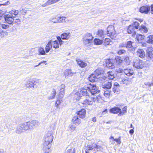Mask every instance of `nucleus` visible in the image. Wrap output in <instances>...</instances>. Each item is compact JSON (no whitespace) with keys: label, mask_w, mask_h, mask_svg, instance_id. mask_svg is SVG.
<instances>
[{"label":"nucleus","mask_w":153,"mask_h":153,"mask_svg":"<svg viewBox=\"0 0 153 153\" xmlns=\"http://www.w3.org/2000/svg\"><path fill=\"white\" fill-rule=\"evenodd\" d=\"M89 80L91 82H94L96 81L97 78L96 77L94 74H92L88 77Z\"/></svg>","instance_id":"35"},{"label":"nucleus","mask_w":153,"mask_h":153,"mask_svg":"<svg viewBox=\"0 0 153 153\" xmlns=\"http://www.w3.org/2000/svg\"><path fill=\"white\" fill-rule=\"evenodd\" d=\"M120 85L117 82H115L114 85V87L113 88V91L116 94H118L120 91L119 89Z\"/></svg>","instance_id":"22"},{"label":"nucleus","mask_w":153,"mask_h":153,"mask_svg":"<svg viewBox=\"0 0 153 153\" xmlns=\"http://www.w3.org/2000/svg\"><path fill=\"white\" fill-rule=\"evenodd\" d=\"M31 121L33 123V124L34 128H36L37 127H38L39 124V122L38 120H31Z\"/></svg>","instance_id":"42"},{"label":"nucleus","mask_w":153,"mask_h":153,"mask_svg":"<svg viewBox=\"0 0 153 153\" xmlns=\"http://www.w3.org/2000/svg\"><path fill=\"white\" fill-rule=\"evenodd\" d=\"M108 79H113L114 78V75L112 71H109L108 73Z\"/></svg>","instance_id":"45"},{"label":"nucleus","mask_w":153,"mask_h":153,"mask_svg":"<svg viewBox=\"0 0 153 153\" xmlns=\"http://www.w3.org/2000/svg\"><path fill=\"white\" fill-rule=\"evenodd\" d=\"M117 71L119 73H122L123 72L125 74L128 76H131L134 74L133 71L128 68L125 69L124 70L122 69H120L119 70Z\"/></svg>","instance_id":"9"},{"label":"nucleus","mask_w":153,"mask_h":153,"mask_svg":"<svg viewBox=\"0 0 153 153\" xmlns=\"http://www.w3.org/2000/svg\"><path fill=\"white\" fill-rule=\"evenodd\" d=\"M108 79V78L105 77V76H103L100 77L99 79V80L102 81L101 82H104L106 81Z\"/></svg>","instance_id":"55"},{"label":"nucleus","mask_w":153,"mask_h":153,"mask_svg":"<svg viewBox=\"0 0 153 153\" xmlns=\"http://www.w3.org/2000/svg\"><path fill=\"white\" fill-rule=\"evenodd\" d=\"M110 142L111 144H115V142H116L117 144H120L121 143L120 138L119 137L117 139H114L112 136L110 137Z\"/></svg>","instance_id":"17"},{"label":"nucleus","mask_w":153,"mask_h":153,"mask_svg":"<svg viewBox=\"0 0 153 153\" xmlns=\"http://www.w3.org/2000/svg\"><path fill=\"white\" fill-rule=\"evenodd\" d=\"M10 4V2L9 1H7L4 4H0V6L1 5H6Z\"/></svg>","instance_id":"63"},{"label":"nucleus","mask_w":153,"mask_h":153,"mask_svg":"<svg viewBox=\"0 0 153 153\" xmlns=\"http://www.w3.org/2000/svg\"><path fill=\"white\" fill-rule=\"evenodd\" d=\"M147 42L149 43L153 42V35H150L147 37Z\"/></svg>","instance_id":"41"},{"label":"nucleus","mask_w":153,"mask_h":153,"mask_svg":"<svg viewBox=\"0 0 153 153\" xmlns=\"http://www.w3.org/2000/svg\"><path fill=\"white\" fill-rule=\"evenodd\" d=\"M107 34L108 36L114 40H115L117 34L116 33L114 27L112 25L109 26L107 28Z\"/></svg>","instance_id":"3"},{"label":"nucleus","mask_w":153,"mask_h":153,"mask_svg":"<svg viewBox=\"0 0 153 153\" xmlns=\"http://www.w3.org/2000/svg\"><path fill=\"white\" fill-rule=\"evenodd\" d=\"M51 41L52 47L55 49L59 48V44L58 40H55L53 41V40H50Z\"/></svg>","instance_id":"30"},{"label":"nucleus","mask_w":153,"mask_h":153,"mask_svg":"<svg viewBox=\"0 0 153 153\" xmlns=\"http://www.w3.org/2000/svg\"><path fill=\"white\" fill-rule=\"evenodd\" d=\"M60 0H48L46 3L43 4L42 6V7H45L46 6L49 5L57 2H58Z\"/></svg>","instance_id":"18"},{"label":"nucleus","mask_w":153,"mask_h":153,"mask_svg":"<svg viewBox=\"0 0 153 153\" xmlns=\"http://www.w3.org/2000/svg\"><path fill=\"white\" fill-rule=\"evenodd\" d=\"M65 88V86L64 84H62L60 86L59 96L61 98L63 97L65 93L64 90Z\"/></svg>","instance_id":"23"},{"label":"nucleus","mask_w":153,"mask_h":153,"mask_svg":"<svg viewBox=\"0 0 153 153\" xmlns=\"http://www.w3.org/2000/svg\"><path fill=\"white\" fill-rule=\"evenodd\" d=\"M5 22L10 24H12L14 21V17H12V16L9 15H6L4 16Z\"/></svg>","instance_id":"11"},{"label":"nucleus","mask_w":153,"mask_h":153,"mask_svg":"<svg viewBox=\"0 0 153 153\" xmlns=\"http://www.w3.org/2000/svg\"><path fill=\"white\" fill-rule=\"evenodd\" d=\"M31 121L33 123V124L34 128H36L37 127H38L39 124V122L38 120H31Z\"/></svg>","instance_id":"43"},{"label":"nucleus","mask_w":153,"mask_h":153,"mask_svg":"<svg viewBox=\"0 0 153 153\" xmlns=\"http://www.w3.org/2000/svg\"><path fill=\"white\" fill-rule=\"evenodd\" d=\"M51 41H49L45 47V51L46 53L48 52L52 47Z\"/></svg>","instance_id":"31"},{"label":"nucleus","mask_w":153,"mask_h":153,"mask_svg":"<svg viewBox=\"0 0 153 153\" xmlns=\"http://www.w3.org/2000/svg\"><path fill=\"white\" fill-rule=\"evenodd\" d=\"M8 35V33L6 31H2L0 32V36L2 38L4 36H7Z\"/></svg>","instance_id":"54"},{"label":"nucleus","mask_w":153,"mask_h":153,"mask_svg":"<svg viewBox=\"0 0 153 153\" xmlns=\"http://www.w3.org/2000/svg\"><path fill=\"white\" fill-rule=\"evenodd\" d=\"M123 59L126 64L127 65H129L130 62V60L129 59V57L127 56H125L123 57Z\"/></svg>","instance_id":"46"},{"label":"nucleus","mask_w":153,"mask_h":153,"mask_svg":"<svg viewBox=\"0 0 153 153\" xmlns=\"http://www.w3.org/2000/svg\"><path fill=\"white\" fill-rule=\"evenodd\" d=\"M110 111L111 113L117 114L118 113H120V109L118 107H114L110 109Z\"/></svg>","instance_id":"32"},{"label":"nucleus","mask_w":153,"mask_h":153,"mask_svg":"<svg viewBox=\"0 0 153 153\" xmlns=\"http://www.w3.org/2000/svg\"><path fill=\"white\" fill-rule=\"evenodd\" d=\"M95 102L96 99L93 97L86 99L84 100H80V102L83 105V106L92 105L93 104L94 102Z\"/></svg>","instance_id":"5"},{"label":"nucleus","mask_w":153,"mask_h":153,"mask_svg":"<svg viewBox=\"0 0 153 153\" xmlns=\"http://www.w3.org/2000/svg\"><path fill=\"white\" fill-rule=\"evenodd\" d=\"M147 56L149 59L153 58V49L152 47H149L147 51Z\"/></svg>","instance_id":"14"},{"label":"nucleus","mask_w":153,"mask_h":153,"mask_svg":"<svg viewBox=\"0 0 153 153\" xmlns=\"http://www.w3.org/2000/svg\"><path fill=\"white\" fill-rule=\"evenodd\" d=\"M104 43L105 45H111L112 42L111 39L108 38H105L104 41Z\"/></svg>","instance_id":"44"},{"label":"nucleus","mask_w":153,"mask_h":153,"mask_svg":"<svg viewBox=\"0 0 153 153\" xmlns=\"http://www.w3.org/2000/svg\"><path fill=\"white\" fill-rule=\"evenodd\" d=\"M127 107L126 106H125L121 110L120 109V111L119 114H118L119 116H121L123 115L124 114L126 113Z\"/></svg>","instance_id":"40"},{"label":"nucleus","mask_w":153,"mask_h":153,"mask_svg":"<svg viewBox=\"0 0 153 153\" xmlns=\"http://www.w3.org/2000/svg\"><path fill=\"white\" fill-rule=\"evenodd\" d=\"M53 139V133L51 131H48L45 135L43 139V150L45 153H48L50 152V149Z\"/></svg>","instance_id":"1"},{"label":"nucleus","mask_w":153,"mask_h":153,"mask_svg":"<svg viewBox=\"0 0 153 153\" xmlns=\"http://www.w3.org/2000/svg\"><path fill=\"white\" fill-rule=\"evenodd\" d=\"M136 30L131 25H130L127 29V32L128 33H131L133 35L136 34Z\"/></svg>","instance_id":"15"},{"label":"nucleus","mask_w":153,"mask_h":153,"mask_svg":"<svg viewBox=\"0 0 153 153\" xmlns=\"http://www.w3.org/2000/svg\"><path fill=\"white\" fill-rule=\"evenodd\" d=\"M59 16L58 17H53L50 19V21L55 23H59Z\"/></svg>","instance_id":"39"},{"label":"nucleus","mask_w":153,"mask_h":153,"mask_svg":"<svg viewBox=\"0 0 153 153\" xmlns=\"http://www.w3.org/2000/svg\"><path fill=\"white\" fill-rule=\"evenodd\" d=\"M112 85V84L111 82L108 81L107 82H105L102 85V87L103 88H106L107 89H110L111 88Z\"/></svg>","instance_id":"29"},{"label":"nucleus","mask_w":153,"mask_h":153,"mask_svg":"<svg viewBox=\"0 0 153 153\" xmlns=\"http://www.w3.org/2000/svg\"><path fill=\"white\" fill-rule=\"evenodd\" d=\"M97 144L95 143H93L91 145H88L86 147V149H88L87 151H91L93 152L96 150Z\"/></svg>","instance_id":"21"},{"label":"nucleus","mask_w":153,"mask_h":153,"mask_svg":"<svg viewBox=\"0 0 153 153\" xmlns=\"http://www.w3.org/2000/svg\"><path fill=\"white\" fill-rule=\"evenodd\" d=\"M76 128V126L74 125H70L69 126V130L71 132H73L75 130Z\"/></svg>","instance_id":"52"},{"label":"nucleus","mask_w":153,"mask_h":153,"mask_svg":"<svg viewBox=\"0 0 153 153\" xmlns=\"http://www.w3.org/2000/svg\"><path fill=\"white\" fill-rule=\"evenodd\" d=\"M62 100L59 99L58 100L57 99L56 101L55 106L56 107L58 108L59 106V105L62 102Z\"/></svg>","instance_id":"50"},{"label":"nucleus","mask_w":153,"mask_h":153,"mask_svg":"<svg viewBox=\"0 0 153 153\" xmlns=\"http://www.w3.org/2000/svg\"><path fill=\"white\" fill-rule=\"evenodd\" d=\"M102 148L100 146H97V147H96V150L99 151L102 150Z\"/></svg>","instance_id":"62"},{"label":"nucleus","mask_w":153,"mask_h":153,"mask_svg":"<svg viewBox=\"0 0 153 153\" xmlns=\"http://www.w3.org/2000/svg\"><path fill=\"white\" fill-rule=\"evenodd\" d=\"M126 52V51L124 50H120L117 52V54L119 55H121L124 54Z\"/></svg>","instance_id":"60"},{"label":"nucleus","mask_w":153,"mask_h":153,"mask_svg":"<svg viewBox=\"0 0 153 153\" xmlns=\"http://www.w3.org/2000/svg\"><path fill=\"white\" fill-rule=\"evenodd\" d=\"M82 90V89H80V91H79L78 92L76 93L75 94L74 97V99H76L77 100H79L80 102V100H82V99H81L82 95L84 96V94L81 92Z\"/></svg>","instance_id":"16"},{"label":"nucleus","mask_w":153,"mask_h":153,"mask_svg":"<svg viewBox=\"0 0 153 153\" xmlns=\"http://www.w3.org/2000/svg\"><path fill=\"white\" fill-rule=\"evenodd\" d=\"M56 94V92L55 89H53L51 95L48 97V99L51 100L54 99L55 97Z\"/></svg>","instance_id":"33"},{"label":"nucleus","mask_w":153,"mask_h":153,"mask_svg":"<svg viewBox=\"0 0 153 153\" xmlns=\"http://www.w3.org/2000/svg\"><path fill=\"white\" fill-rule=\"evenodd\" d=\"M26 127V123L21 124L17 126L16 131V133L20 134L24 131H28Z\"/></svg>","instance_id":"7"},{"label":"nucleus","mask_w":153,"mask_h":153,"mask_svg":"<svg viewBox=\"0 0 153 153\" xmlns=\"http://www.w3.org/2000/svg\"><path fill=\"white\" fill-rule=\"evenodd\" d=\"M10 13L12 14H14L15 15H17L19 13L18 11V10H11L10 12Z\"/></svg>","instance_id":"59"},{"label":"nucleus","mask_w":153,"mask_h":153,"mask_svg":"<svg viewBox=\"0 0 153 153\" xmlns=\"http://www.w3.org/2000/svg\"><path fill=\"white\" fill-rule=\"evenodd\" d=\"M96 101L98 102H102L103 101V100L101 97L100 96L97 97L96 98Z\"/></svg>","instance_id":"56"},{"label":"nucleus","mask_w":153,"mask_h":153,"mask_svg":"<svg viewBox=\"0 0 153 153\" xmlns=\"http://www.w3.org/2000/svg\"><path fill=\"white\" fill-rule=\"evenodd\" d=\"M142 33H146L148 32V29L144 25H142L139 29Z\"/></svg>","instance_id":"34"},{"label":"nucleus","mask_w":153,"mask_h":153,"mask_svg":"<svg viewBox=\"0 0 153 153\" xmlns=\"http://www.w3.org/2000/svg\"><path fill=\"white\" fill-rule=\"evenodd\" d=\"M150 7L149 6H142L140 8V12L142 13H147L150 10Z\"/></svg>","instance_id":"12"},{"label":"nucleus","mask_w":153,"mask_h":153,"mask_svg":"<svg viewBox=\"0 0 153 153\" xmlns=\"http://www.w3.org/2000/svg\"><path fill=\"white\" fill-rule=\"evenodd\" d=\"M102 41L98 39H95L94 40V43L95 45H100L102 43Z\"/></svg>","instance_id":"48"},{"label":"nucleus","mask_w":153,"mask_h":153,"mask_svg":"<svg viewBox=\"0 0 153 153\" xmlns=\"http://www.w3.org/2000/svg\"><path fill=\"white\" fill-rule=\"evenodd\" d=\"M64 75L66 77L69 76H72L76 74L75 72H73L71 69H67L65 70L63 72Z\"/></svg>","instance_id":"13"},{"label":"nucleus","mask_w":153,"mask_h":153,"mask_svg":"<svg viewBox=\"0 0 153 153\" xmlns=\"http://www.w3.org/2000/svg\"><path fill=\"white\" fill-rule=\"evenodd\" d=\"M144 62L139 59H135L134 62L133 66L137 69H142L144 67Z\"/></svg>","instance_id":"8"},{"label":"nucleus","mask_w":153,"mask_h":153,"mask_svg":"<svg viewBox=\"0 0 153 153\" xmlns=\"http://www.w3.org/2000/svg\"><path fill=\"white\" fill-rule=\"evenodd\" d=\"M59 23H68L69 22V20L63 16H59Z\"/></svg>","instance_id":"28"},{"label":"nucleus","mask_w":153,"mask_h":153,"mask_svg":"<svg viewBox=\"0 0 153 153\" xmlns=\"http://www.w3.org/2000/svg\"><path fill=\"white\" fill-rule=\"evenodd\" d=\"M100 91L98 90L94 84H90L89 86L86 88H82L81 92L84 96L89 97L91 95H94L99 93Z\"/></svg>","instance_id":"2"},{"label":"nucleus","mask_w":153,"mask_h":153,"mask_svg":"<svg viewBox=\"0 0 153 153\" xmlns=\"http://www.w3.org/2000/svg\"><path fill=\"white\" fill-rule=\"evenodd\" d=\"M104 32L103 30L101 29L98 30L97 35L99 36L102 37L104 35Z\"/></svg>","instance_id":"51"},{"label":"nucleus","mask_w":153,"mask_h":153,"mask_svg":"<svg viewBox=\"0 0 153 153\" xmlns=\"http://www.w3.org/2000/svg\"><path fill=\"white\" fill-rule=\"evenodd\" d=\"M144 35L140 34H137V35L136 39L138 42L140 43L141 42V40L144 39Z\"/></svg>","instance_id":"37"},{"label":"nucleus","mask_w":153,"mask_h":153,"mask_svg":"<svg viewBox=\"0 0 153 153\" xmlns=\"http://www.w3.org/2000/svg\"><path fill=\"white\" fill-rule=\"evenodd\" d=\"M66 153H75V149L73 147H68L67 148Z\"/></svg>","instance_id":"38"},{"label":"nucleus","mask_w":153,"mask_h":153,"mask_svg":"<svg viewBox=\"0 0 153 153\" xmlns=\"http://www.w3.org/2000/svg\"><path fill=\"white\" fill-rule=\"evenodd\" d=\"M38 83L39 82L38 79H35V80H33L31 81L30 80H27L25 83L26 87L28 88H35L34 86L36 85L35 83Z\"/></svg>","instance_id":"6"},{"label":"nucleus","mask_w":153,"mask_h":153,"mask_svg":"<svg viewBox=\"0 0 153 153\" xmlns=\"http://www.w3.org/2000/svg\"><path fill=\"white\" fill-rule=\"evenodd\" d=\"M93 37L90 33H86L83 38V42L85 45L89 46L92 42Z\"/></svg>","instance_id":"4"},{"label":"nucleus","mask_w":153,"mask_h":153,"mask_svg":"<svg viewBox=\"0 0 153 153\" xmlns=\"http://www.w3.org/2000/svg\"><path fill=\"white\" fill-rule=\"evenodd\" d=\"M38 51L40 54L44 55L46 54L44 48L42 47H40L39 48Z\"/></svg>","instance_id":"49"},{"label":"nucleus","mask_w":153,"mask_h":153,"mask_svg":"<svg viewBox=\"0 0 153 153\" xmlns=\"http://www.w3.org/2000/svg\"><path fill=\"white\" fill-rule=\"evenodd\" d=\"M72 123L76 125H79L81 123V120L77 116H74L72 120Z\"/></svg>","instance_id":"24"},{"label":"nucleus","mask_w":153,"mask_h":153,"mask_svg":"<svg viewBox=\"0 0 153 153\" xmlns=\"http://www.w3.org/2000/svg\"><path fill=\"white\" fill-rule=\"evenodd\" d=\"M132 25L135 28L136 30H137L138 29H139V28L140 27L139 26V24L138 22H134V24Z\"/></svg>","instance_id":"53"},{"label":"nucleus","mask_w":153,"mask_h":153,"mask_svg":"<svg viewBox=\"0 0 153 153\" xmlns=\"http://www.w3.org/2000/svg\"><path fill=\"white\" fill-rule=\"evenodd\" d=\"M137 55L141 58L145 56V52L142 49H138L137 51Z\"/></svg>","instance_id":"27"},{"label":"nucleus","mask_w":153,"mask_h":153,"mask_svg":"<svg viewBox=\"0 0 153 153\" xmlns=\"http://www.w3.org/2000/svg\"><path fill=\"white\" fill-rule=\"evenodd\" d=\"M77 113L80 118L83 119L85 117L86 110L84 109H82L78 111Z\"/></svg>","instance_id":"20"},{"label":"nucleus","mask_w":153,"mask_h":153,"mask_svg":"<svg viewBox=\"0 0 153 153\" xmlns=\"http://www.w3.org/2000/svg\"><path fill=\"white\" fill-rule=\"evenodd\" d=\"M26 124L28 131L33 130L34 128L31 120L26 122Z\"/></svg>","instance_id":"26"},{"label":"nucleus","mask_w":153,"mask_h":153,"mask_svg":"<svg viewBox=\"0 0 153 153\" xmlns=\"http://www.w3.org/2000/svg\"><path fill=\"white\" fill-rule=\"evenodd\" d=\"M57 40L58 41L59 44L60 45H62L63 44V41L61 39V37H60V36H58L57 37Z\"/></svg>","instance_id":"57"},{"label":"nucleus","mask_w":153,"mask_h":153,"mask_svg":"<svg viewBox=\"0 0 153 153\" xmlns=\"http://www.w3.org/2000/svg\"><path fill=\"white\" fill-rule=\"evenodd\" d=\"M110 92L109 91L107 90L105 91L104 92V95L105 97L108 98L110 96Z\"/></svg>","instance_id":"58"},{"label":"nucleus","mask_w":153,"mask_h":153,"mask_svg":"<svg viewBox=\"0 0 153 153\" xmlns=\"http://www.w3.org/2000/svg\"><path fill=\"white\" fill-rule=\"evenodd\" d=\"M135 43L134 42H132L131 41H129L127 42L126 47L128 49V50L134 51L135 50V47L134 46V45Z\"/></svg>","instance_id":"10"},{"label":"nucleus","mask_w":153,"mask_h":153,"mask_svg":"<svg viewBox=\"0 0 153 153\" xmlns=\"http://www.w3.org/2000/svg\"><path fill=\"white\" fill-rule=\"evenodd\" d=\"M61 37L63 39L68 40L71 37V36L70 32L64 33L62 34Z\"/></svg>","instance_id":"19"},{"label":"nucleus","mask_w":153,"mask_h":153,"mask_svg":"<svg viewBox=\"0 0 153 153\" xmlns=\"http://www.w3.org/2000/svg\"><path fill=\"white\" fill-rule=\"evenodd\" d=\"M106 66L110 69L114 68V66L112 63L110 62L108 60L106 62Z\"/></svg>","instance_id":"47"},{"label":"nucleus","mask_w":153,"mask_h":153,"mask_svg":"<svg viewBox=\"0 0 153 153\" xmlns=\"http://www.w3.org/2000/svg\"><path fill=\"white\" fill-rule=\"evenodd\" d=\"M116 64L117 65H120L123 62V60L121 59V57L119 56H117L115 59Z\"/></svg>","instance_id":"36"},{"label":"nucleus","mask_w":153,"mask_h":153,"mask_svg":"<svg viewBox=\"0 0 153 153\" xmlns=\"http://www.w3.org/2000/svg\"><path fill=\"white\" fill-rule=\"evenodd\" d=\"M1 26L2 28L4 29H6L9 27V25L5 24H2Z\"/></svg>","instance_id":"61"},{"label":"nucleus","mask_w":153,"mask_h":153,"mask_svg":"<svg viewBox=\"0 0 153 153\" xmlns=\"http://www.w3.org/2000/svg\"><path fill=\"white\" fill-rule=\"evenodd\" d=\"M76 61L77 64L82 68H84L87 65V63L82 61L80 59H77Z\"/></svg>","instance_id":"25"},{"label":"nucleus","mask_w":153,"mask_h":153,"mask_svg":"<svg viewBox=\"0 0 153 153\" xmlns=\"http://www.w3.org/2000/svg\"><path fill=\"white\" fill-rule=\"evenodd\" d=\"M150 7L151 8V13L153 14V4H152Z\"/></svg>","instance_id":"64"}]
</instances>
